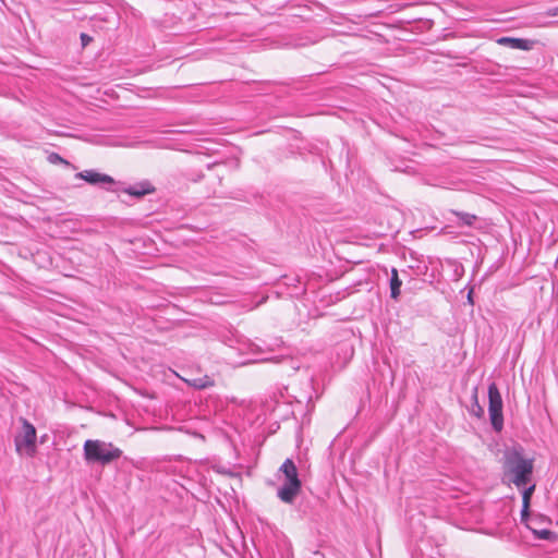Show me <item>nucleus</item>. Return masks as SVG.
Segmentation results:
<instances>
[{"label": "nucleus", "mask_w": 558, "mask_h": 558, "mask_svg": "<svg viewBox=\"0 0 558 558\" xmlns=\"http://www.w3.org/2000/svg\"><path fill=\"white\" fill-rule=\"evenodd\" d=\"M505 468L506 472L511 475L512 483L517 487H522L531 481L534 461L523 458L519 450L512 449L506 452Z\"/></svg>", "instance_id": "1"}, {"label": "nucleus", "mask_w": 558, "mask_h": 558, "mask_svg": "<svg viewBox=\"0 0 558 558\" xmlns=\"http://www.w3.org/2000/svg\"><path fill=\"white\" fill-rule=\"evenodd\" d=\"M84 458L89 463L109 464L122 456V450L112 442L99 439H88L83 446Z\"/></svg>", "instance_id": "2"}, {"label": "nucleus", "mask_w": 558, "mask_h": 558, "mask_svg": "<svg viewBox=\"0 0 558 558\" xmlns=\"http://www.w3.org/2000/svg\"><path fill=\"white\" fill-rule=\"evenodd\" d=\"M21 429L15 435L14 445L15 450L20 456L32 458L37 452V432L35 426L29 423L26 418L20 417Z\"/></svg>", "instance_id": "3"}, {"label": "nucleus", "mask_w": 558, "mask_h": 558, "mask_svg": "<svg viewBox=\"0 0 558 558\" xmlns=\"http://www.w3.org/2000/svg\"><path fill=\"white\" fill-rule=\"evenodd\" d=\"M280 471L286 476L287 483L278 492V496L283 502L290 504L301 490L298 469L291 459H287L280 466Z\"/></svg>", "instance_id": "4"}, {"label": "nucleus", "mask_w": 558, "mask_h": 558, "mask_svg": "<svg viewBox=\"0 0 558 558\" xmlns=\"http://www.w3.org/2000/svg\"><path fill=\"white\" fill-rule=\"evenodd\" d=\"M488 399L490 423L496 432H500L504 427L502 399L495 383H492L488 387Z\"/></svg>", "instance_id": "5"}, {"label": "nucleus", "mask_w": 558, "mask_h": 558, "mask_svg": "<svg viewBox=\"0 0 558 558\" xmlns=\"http://www.w3.org/2000/svg\"><path fill=\"white\" fill-rule=\"evenodd\" d=\"M76 178H80L90 184L113 183L114 182V180L110 175L102 174V173H99V172H96L93 170H86V171L80 172L76 174Z\"/></svg>", "instance_id": "6"}, {"label": "nucleus", "mask_w": 558, "mask_h": 558, "mask_svg": "<svg viewBox=\"0 0 558 558\" xmlns=\"http://www.w3.org/2000/svg\"><path fill=\"white\" fill-rule=\"evenodd\" d=\"M498 43L501 45L507 44L514 49L529 50L531 48L530 41L521 38L502 37L498 40Z\"/></svg>", "instance_id": "7"}, {"label": "nucleus", "mask_w": 558, "mask_h": 558, "mask_svg": "<svg viewBox=\"0 0 558 558\" xmlns=\"http://www.w3.org/2000/svg\"><path fill=\"white\" fill-rule=\"evenodd\" d=\"M185 381L197 389L213 387L215 384L214 380L208 375H204L202 377L186 378Z\"/></svg>", "instance_id": "8"}, {"label": "nucleus", "mask_w": 558, "mask_h": 558, "mask_svg": "<svg viewBox=\"0 0 558 558\" xmlns=\"http://www.w3.org/2000/svg\"><path fill=\"white\" fill-rule=\"evenodd\" d=\"M126 194L135 197H142L146 194H151L155 192V187L150 183L142 184L141 189L137 187H129L124 191Z\"/></svg>", "instance_id": "9"}, {"label": "nucleus", "mask_w": 558, "mask_h": 558, "mask_svg": "<svg viewBox=\"0 0 558 558\" xmlns=\"http://www.w3.org/2000/svg\"><path fill=\"white\" fill-rule=\"evenodd\" d=\"M401 280L398 277V271L396 268L391 270V280H390V290L391 298L397 299L400 294Z\"/></svg>", "instance_id": "10"}, {"label": "nucleus", "mask_w": 558, "mask_h": 558, "mask_svg": "<svg viewBox=\"0 0 558 558\" xmlns=\"http://www.w3.org/2000/svg\"><path fill=\"white\" fill-rule=\"evenodd\" d=\"M534 489H535V485H532L523 492V496H522V501H523L522 514L523 515L527 512V509L530 507L531 497H532Z\"/></svg>", "instance_id": "11"}, {"label": "nucleus", "mask_w": 558, "mask_h": 558, "mask_svg": "<svg viewBox=\"0 0 558 558\" xmlns=\"http://www.w3.org/2000/svg\"><path fill=\"white\" fill-rule=\"evenodd\" d=\"M453 214L457 217H459V219L461 220V225H464V226H472L475 222V220L477 219V217L475 215L468 214V213L453 211Z\"/></svg>", "instance_id": "12"}, {"label": "nucleus", "mask_w": 558, "mask_h": 558, "mask_svg": "<svg viewBox=\"0 0 558 558\" xmlns=\"http://www.w3.org/2000/svg\"><path fill=\"white\" fill-rule=\"evenodd\" d=\"M48 160L51 162V163H65L68 165V161L64 160L60 155H58L57 153H51L49 156H48Z\"/></svg>", "instance_id": "13"}, {"label": "nucleus", "mask_w": 558, "mask_h": 558, "mask_svg": "<svg viewBox=\"0 0 558 558\" xmlns=\"http://www.w3.org/2000/svg\"><path fill=\"white\" fill-rule=\"evenodd\" d=\"M535 533L538 536V538H542V539H548L549 536L551 535V532L548 530H542V531H538Z\"/></svg>", "instance_id": "14"}, {"label": "nucleus", "mask_w": 558, "mask_h": 558, "mask_svg": "<svg viewBox=\"0 0 558 558\" xmlns=\"http://www.w3.org/2000/svg\"><path fill=\"white\" fill-rule=\"evenodd\" d=\"M81 40H82V46L83 47H86L90 41H92V37L88 36L87 34H81Z\"/></svg>", "instance_id": "15"}, {"label": "nucleus", "mask_w": 558, "mask_h": 558, "mask_svg": "<svg viewBox=\"0 0 558 558\" xmlns=\"http://www.w3.org/2000/svg\"><path fill=\"white\" fill-rule=\"evenodd\" d=\"M482 414H483V409L481 407H478L477 415L481 416Z\"/></svg>", "instance_id": "16"}]
</instances>
